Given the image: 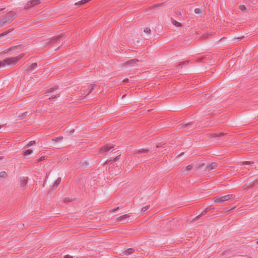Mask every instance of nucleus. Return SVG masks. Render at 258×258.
I'll use <instances>...</instances> for the list:
<instances>
[{
	"label": "nucleus",
	"mask_w": 258,
	"mask_h": 258,
	"mask_svg": "<svg viewBox=\"0 0 258 258\" xmlns=\"http://www.w3.org/2000/svg\"><path fill=\"white\" fill-rule=\"evenodd\" d=\"M16 16L15 13L10 12L7 13L3 17L0 19V28L5 26L11 21H12Z\"/></svg>",
	"instance_id": "1"
},
{
	"label": "nucleus",
	"mask_w": 258,
	"mask_h": 258,
	"mask_svg": "<svg viewBox=\"0 0 258 258\" xmlns=\"http://www.w3.org/2000/svg\"><path fill=\"white\" fill-rule=\"evenodd\" d=\"M25 55V53H21L20 55L6 58L7 66H12L16 64Z\"/></svg>",
	"instance_id": "2"
},
{
	"label": "nucleus",
	"mask_w": 258,
	"mask_h": 258,
	"mask_svg": "<svg viewBox=\"0 0 258 258\" xmlns=\"http://www.w3.org/2000/svg\"><path fill=\"white\" fill-rule=\"evenodd\" d=\"M234 195H227L221 197H216L214 198V202L216 203H221L235 198Z\"/></svg>",
	"instance_id": "3"
},
{
	"label": "nucleus",
	"mask_w": 258,
	"mask_h": 258,
	"mask_svg": "<svg viewBox=\"0 0 258 258\" xmlns=\"http://www.w3.org/2000/svg\"><path fill=\"white\" fill-rule=\"evenodd\" d=\"M130 214H125L121 216L114 220V224H123L126 222V219L130 217Z\"/></svg>",
	"instance_id": "4"
},
{
	"label": "nucleus",
	"mask_w": 258,
	"mask_h": 258,
	"mask_svg": "<svg viewBox=\"0 0 258 258\" xmlns=\"http://www.w3.org/2000/svg\"><path fill=\"white\" fill-rule=\"evenodd\" d=\"M28 182V177L26 176L21 177L20 178V188L23 190L26 187Z\"/></svg>",
	"instance_id": "5"
},
{
	"label": "nucleus",
	"mask_w": 258,
	"mask_h": 258,
	"mask_svg": "<svg viewBox=\"0 0 258 258\" xmlns=\"http://www.w3.org/2000/svg\"><path fill=\"white\" fill-rule=\"evenodd\" d=\"M207 59H210V56L209 55H205V56H202V57H199L197 59V62H201V61H203L204 60H205V62L206 63H212V60H211V61L209 62L207 61Z\"/></svg>",
	"instance_id": "6"
},
{
	"label": "nucleus",
	"mask_w": 258,
	"mask_h": 258,
	"mask_svg": "<svg viewBox=\"0 0 258 258\" xmlns=\"http://www.w3.org/2000/svg\"><path fill=\"white\" fill-rule=\"evenodd\" d=\"M41 0H32L27 4V8H30L37 4H40Z\"/></svg>",
	"instance_id": "7"
},
{
	"label": "nucleus",
	"mask_w": 258,
	"mask_h": 258,
	"mask_svg": "<svg viewBox=\"0 0 258 258\" xmlns=\"http://www.w3.org/2000/svg\"><path fill=\"white\" fill-rule=\"evenodd\" d=\"M217 167V163L216 162H212L210 164L206 166V169L208 171L212 170Z\"/></svg>",
	"instance_id": "8"
},
{
	"label": "nucleus",
	"mask_w": 258,
	"mask_h": 258,
	"mask_svg": "<svg viewBox=\"0 0 258 258\" xmlns=\"http://www.w3.org/2000/svg\"><path fill=\"white\" fill-rule=\"evenodd\" d=\"M139 61V60L137 59H131L127 61H126V62H125L124 63V66H132L134 65V64H135V63H136L137 62H138Z\"/></svg>",
	"instance_id": "9"
},
{
	"label": "nucleus",
	"mask_w": 258,
	"mask_h": 258,
	"mask_svg": "<svg viewBox=\"0 0 258 258\" xmlns=\"http://www.w3.org/2000/svg\"><path fill=\"white\" fill-rule=\"evenodd\" d=\"M194 166L192 164L188 165L186 166L185 168H182L181 169L182 172H187L186 173H188L193 168Z\"/></svg>",
	"instance_id": "10"
},
{
	"label": "nucleus",
	"mask_w": 258,
	"mask_h": 258,
	"mask_svg": "<svg viewBox=\"0 0 258 258\" xmlns=\"http://www.w3.org/2000/svg\"><path fill=\"white\" fill-rule=\"evenodd\" d=\"M207 214V212L206 211H205V210H204L200 215H198L197 217H196L195 218H194V219H192L191 221L192 222V221H195L196 220H197L198 219H199L200 217H203L204 216H205L206 214Z\"/></svg>",
	"instance_id": "11"
},
{
	"label": "nucleus",
	"mask_w": 258,
	"mask_h": 258,
	"mask_svg": "<svg viewBox=\"0 0 258 258\" xmlns=\"http://www.w3.org/2000/svg\"><path fill=\"white\" fill-rule=\"evenodd\" d=\"M17 50V47H10L9 49L6 50V53L8 54H12L13 52Z\"/></svg>",
	"instance_id": "12"
},
{
	"label": "nucleus",
	"mask_w": 258,
	"mask_h": 258,
	"mask_svg": "<svg viewBox=\"0 0 258 258\" xmlns=\"http://www.w3.org/2000/svg\"><path fill=\"white\" fill-rule=\"evenodd\" d=\"M135 250L134 248H130L124 251V254L127 255L132 253H133L135 252Z\"/></svg>",
	"instance_id": "13"
},
{
	"label": "nucleus",
	"mask_w": 258,
	"mask_h": 258,
	"mask_svg": "<svg viewBox=\"0 0 258 258\" xmlns=\"http://www.w3.org/2000/svg\"><path fill=\"white\" fill-rule=\"evenodd\" d=\"M224 135V134L223 133H214L211 135V138H218Z\"/></svg>",
	"instance_id": "14"
},
{
	"label": "nucleus",
	"mask_w": 258,
	"mask_h": 258,
	"mask_svg": "<svg viewBox=\"0 0 258 258\" xmlns=\"http://www.w3.org/2000/svg\"><path fill=\"white\" fill-rule=\"evenodd\" d=\"M111 149V147H108L107 146H104L103 147H102L101 149H100V152L102 153H104L107 151H108V150H109L110 149Z\"/></svg>",
	"instance_id": "15"
},
{
	"label": "nucleus",
	"mask_w": 258,
	"mask_h": 258,
	"mask_svg": "<svg viewBox=\"0 0 258 258\" xmlns=\"http://www.w3.org/2000/svg\"><path fill=\"white\" fill-rule=\"evenodd\" d=\"M91 0H82L78 3H76L75 4V5H84L85 4H86L87 3L91 1Z\"/></svg>",
	"instance_id": "16"
},
{
	"label": "nucleus",
	"mask_w": 258,
	"mask_h": 258,
	"mask_svg": "<svg viewBox=\"0 0 258 258\" xmlns=\"http://www.w3.org/2000/svg\"><path fill=\"white\" fill-rule=\"evenodd\" d=\"M7 66V61L6 59H4L1 61H0V67H5Z\"/></svg>",
	"instance_id": "17"
},
{
	"label": "nucleus",
	"mask_w": 258,
	"mask_h": 258,
	"mask_svg": "<svg viewBox=\"0 0 258 258\" xmlns=\"http://www.w3.org/2000/svg\"><path fill=\"white\" fill-rule=\"evenodd\" d=\"M32 152H33V151H32V150H27L25 151L24 152V153H23L24 156H28V155H30V154H32Z\"/></svg>",
	"instance_id": "18"
},
{
	"label": "nucleus",
	"mask_w": 258,
	"mask_h": 258,
	"mask_svg": "<svg viewBox=\"0 0 258 258\" xmlns=\"http://www.w3.org/2000/svg\"><path fill=\"white\" fill-rule=\"evenodd\" d=\"M7 173L5 171H2L0 172V178L4 179L7 177Z\"/></svg>",
	"instance_id": "19"
},
{
	"label": "nucleus",
	"mask_w": 258,
	"mask_h": 258,
	"mask_svg": "<svg viewBox=\"0 0 258 258\" xmlns=\"http://www.w3.org/2000/svg\"><path fill=\"white\" fill-rule=\"evenodd\" d=\"M172 24L177 27H181L182 26L181 24L179 22H177L175 20L172 21Z\"/></svg>",
	"instance_id": "20"
},
{
	"label": "nucleus",
	"mask_w": 258,
	"mask_h": 258,
	"mask_svg": "<svg viewBox=\"0 0 258 258\" xmlns=\"http://www.w3.org/2000/svg\"><path fill=\"white\" fill-rule=\"evenodd\" d=\"M211 35V34H209V33H205L202 36H201V38L202 39H206L207 38H208V37L209 36Z\"/></svg>",
	"instance_id": "21"
},
{
	"label": "nucleus",
	"mask_w": 258,
	"mask_h": 258,
	"mask_svg": "<svg viewBox=\"0 0 258 258\" xmlns=\"http://www.w3.org/2000/svg\"><path fill=\"white\" fill-rule=\"evenodd\" d=\"M60 179H57L55 181V183L53 184V187L55 188H56V187L58 185V184L60 183Z\"/></svg>",
	"instance_id": "22"
},
{
	"label": "nucleus",
	"mask_w": 258,
	"mask_h": 258,
	"mask_svg": "<svg viewBox=\"0 0 258 258\" xmlns=\"http://www.w3.org/2000/svg\"><path fill=\"white\" fill-rule=\"evenodd\" d=\"M189 62V60H186L184 61L181 62L178 64V66L180 67L182 65H187L188 64Z\"/></svg>",
	"instance_id": "23"
},
{
	"label": "nucleus",
	"mask_w": 258,
	"mask_h": 258,
	"mask_svg": "<svg viewBox=\"0 0 258 258\" xmlns=\"http://www.w3.org/2000/svg\"><path fill=\"white\" fill-rule=\"evenodd\" d=\"M239 10H240L241 11L243 12L246 10V7L244 5H240L239 7Z\"/></svg>",
	"instance_id": "24"
},
{
	"label": "nucleus",
	"mask_w": 258,
	"mask_h": 258,
	"mask_svg": "<svg viewBox=\"0 0 258 258\" xmlns=\"http://www.w3.org/2000/svg\"><path fill=\"white\" fill-rule=\"evenodd\" d=\"M202 10H201L200 9L196 8L195 9V13L196 14H199L202 13Z\"/></svg>",
	"instance_id": "25"
},
{
	"label": "nucleus",
	"mask_w": 258,
	"mask_h": 258,
	"mask_svg": "<svg viewBox=\"0 0 258 258\" xmlns=\"http://www.w3.org/2000/svg\"><path fill=\"white\" fill-rule=\"evenodd\" d=\"M148 151V150L143 149H141V150H139L137 152V153H146Z\"/></svg>",
	"instance_id": "26"
},
{
	"label": "nucleus",
	"mask_w": 258,
	"mask_h": 258,
	"mask_svg": "<svg viewBox=\"0 0 258 258\" xmlns=\"http://www.w3.org/2000/svg\"><path fill=\"white\" fill-rule=\"evenodd\" d=\"M150 208V205H147L145 207H144L142 209V211H143V212H145L148 209H149Z\"/></svg>",
	"instance_id": "27"
},
{
	"label": "nucleus",
	"mask_w": 258,
	"mask_h": 258,
	"mask_svg": "<svg viewBox=\"0 0 258 258\" xmlns=\"http://www.w3.org/2000/svg\"><path fill=\"white\" fill-rule=\"evenodd\" d=\"M144 32L145 33H150L151 32V29L149 28H145L144 29Z\"/></svg>",
	"instance_id": "28"
},
{
	"label": "nucleus",
	"mask_w": 258,
	"mask_h": 258,
	"mask_svg": "<svg viewBox=\"0 0 258 258\" xmlns=\"http://www.w3.org/2000/svg\"><path fill=\"white\" fill-rule=\"evenodd\" d=\"M35 142L34 141H30L27 145V147L31 146L34 144H35Z\"/></svg>",
	"instance_id": "29"
},
{
	"label": "nucleus",
	"mask_w": 258,
	"mask_h": 258,
	"mask_svg": "<svg viewBox=\"0 0 258 258\" xmlns=\"http://www.w3.org/2000/svg\"><path fill=\"white\" fill-rule=\"evenodd\" d=\"M36 66H37V64H36V63H33L32 64H31V65L29 67V68H30V69H29L30 70V69H34V68H36Z\"/></svg>",
	"instance_id": "30"
},
{
	"label": "nucleus",
	"mask_w": 258,
	"mask_h": 258,
	"mask_svg": "<svg viewBox=\"0 0 258 258\" xmlns=\"http://www.w3.org/2000/svg\"><path fill=\"white\" fill-rule=\"evenodd\" d=\"M9 32V31H6L5 32H4V33L1 34H0V38L2 37H3L4 36L7 35L8 34Z\"/></svg>",
	"instance_id": "31"
},
{
	"label": "nucleus",
	"mask_w": 258,
	"mask_h": 258,
	"mask_svg": "<svg viewBox=\"0 0 258 258\" xmlns=\"http://www.w3.org/2000/svg\"><path fill=\"white\" fill-rule=\"evenodd\" d=\"M253 162H250V161H245L243 162V165H248V164H253Z\"/></svg>",
	"instance_id": "32"
},
{
	"label": "nucleus",
	"mask_w": 258,
	"mask_h": 258,
	"mask_svg": "<svg viewBox=\"0 0 258 258\" xmlns=\"http://www.w3.org/2000/svg\"><path fill=\"white\" fill-rule=\"evenodd\" d=\"M192 123L191 122H189L188 123H185L183 125V127H187L189 125L192 124Z\"/></svg>",
	"instance_id": "33"
},
{
	"label": "nucleus",
	"mask_w": 258,
	"mask_h": 258,
	"mask_svg": "<svg viewBox=\"0 0 258 258\" xmlns=\"http://www.w3.org/2000/svg\"><path fill=\"white\" fill-rule=\"evenodd\" d=\"M256 183V182H253V183L252 184H250V185H248L247 186V188H252V187H253L254 186V184L255 183Z\"/></svg>",
	"instance_id": "34"
},
{
	"label": "nucleus",
	"mask_w": 258,
	"mask_h": 258,
	"mask_svg": "<svg viewBox=\"0 0 258 258\" xmlns=\"http://www.w3.org/2000/svg\"><path fill=\"white\" fill-rule=\"evenodd\" d=\"M120 155L116 156L115 158H114V162H116L117 160H118L119 157H120Z\"/></svg>",
	"instance_id": "35"
},
{
	"label": "nucleus",
	"mask_w": 258,
	"mask_h": 258,
	"mask_svg": "<svg viewBox=\"0 0 258 258\" xmlns=\"http://www.w3.org/2000/svg\"><path fill=\"white\" fill-rule=\"evenodd\" d=\"M72 257H73L72 256H71L69 254H67V255H64V258H72Z\"/></svg>",
	"instance_id": "36"
},
{
	"label": "nucleus",
	"mask_w": 258,
	"mask_h": 258,
	"mask_svg": "<svg viewBox=\"0 0 258 258\" xmlns=\"http://www.w3.org/2000/svg\"><path fill=\"white\" fill-rule=\"evenodd\" d=\"M128 81H129V79H127V78H125V79H124L123 80V82L124 83H128Z\"/></svg>",
	"instance_id": "37"
},
{
	"label": "nucleus",
	"mask_w": 258,
	"mask_h": 258,
	"mask_svg": "<svg viewBox=\"0 0 258 258\" xmlns=\"http://www.w3.org/2000/svg\"><path fill=\"white\" fill-rule=\"evenodd\" d=\"M203 166H204V163H202L201 165H199V166L197 165V168H200L202 167Z\"/></svg>",
	"instance_id": "38"
},
{
	"label": "nucleus",
	"mask_w": 258,
	"mask_h": 258,
	"mask_svg": "<svg viewBox=\"0 0 258 258\" xmlns=\"http://www.w3.org/2000/svg\"><path fill=\"white\" fill-rule=\"evenodd\" d=\"M210 209L209 208H206L204 210L206 211V212H208L210 211Z\"/></svg>",
	"instance_id": "39"
},
{
	"label": "nucleus",
	"mask_w": 258,
	"mask_h": 258,
	"mask_svg": "<svg viewBox=\"0 0 258 258\" xmlns=\"http://www.w3.org/2000/svg\"><path fill=\"white\" fill-rule=\"evenodd\" d=\"M94 85L92 86L91 87L90 89V91H89V92H91L92 91V90L94 89Z\"/></svg>",
	"instance_id": "40"
},
{
	"label": "nucleus",
	"mask_w": 258,
	"mask_h": 258,
	"mask_svg": "<svg viewBox=\"0 0 258 258\" xmlns=\"http://www.w3.org/2000/svg\"><path fill=\"white\" fill-rule=\"evenodd\" d=\"M162 146V145H161V144H158L157 146H156V147L157 148H159V147H161Z\"/></svg>",
	"instance_id": "41"
},
{
	"label": "nucleus",
	"mask_w": 258,
	"mask_h": 258,
	"mask_svg": "<svg viewBox=\"0 0 258 258\" xmlns=\"http://www.w3.org/2000/svg\"><path fill=\"white\" fill-rule=\"evenodd\" d=\"M119 209L118 207L116 208H114V210H113V211L114 212H115V211H116L117 210H118Z\"/></svg>",
	"instance_id": "42"
},
{
	"label": "nucleus",
	"mask_w": 258,
	"mask_h": 258,
	"mask_svg": "<svg viewBox=\"0 0 258 258\" xmlns=\"http://www.w3.org/2000/svg\"><path fill=\"white\" fill-rule=\"evenodd\" d=\"M73 133H74V131L70 132V134H72Z\"/></svg>",
	"instance_id": "43"
},
{
	"label": "nucleus",
	"mask_w": 258,
	"mask_h": 258,
	"mask_svg": "<svg viewBox=\"0 0 258 258\" xmlns=\"http://www.w3.org/2000/svg\"><path fill=\"white\" fill-rule=\"evenodd\" d=\"M41 161L43 160V158H41L40 159Z\"/></svg>",
	"instance_id": "44"
},
{
	"label": "nucleus",
	"mask_w": 258,
	"mask_h": 258,
	"mask_svg": "<svg viewBox=\"0 0 258 258\" xmlns=\"http://www.w3.org/2000/svg\"><path fill=\"white\" fill-rule=\"evenodd\" d=\"M54 38H55V39H56V38H57V37H54Z\"/></svg>",
	"instance_id": "45"
},
{
	"label": "nucleus",
	"mask_w": 258,
	"mask_h": 258,
	"mask_svg": "<svg viewBox=\"0 0 258 258\" xmlns=\"http://www.w3.org/2000/svg\"><path fill=\"white\" fill-rule=\"evenodd\" d=\"M256 243L258 244V241L256 242Z\"/></svg>",
	"instance_id": "46"
},
{
	"label": "nucleus",
	"mask_w": 258,
	"mask_h": 258,
	"mask_svg": "<svg viewBox=\"0 0 258 258\" xmlns=\"http://www.w3.org/2000/svg\"><path fill=\"white\" fill-rule=\"evenodd\" d=\"M248 1H249V0H248Z\"/></svg>",
	"instance_id": "47"
}]
</instances>
